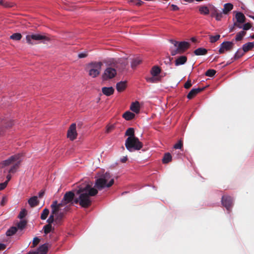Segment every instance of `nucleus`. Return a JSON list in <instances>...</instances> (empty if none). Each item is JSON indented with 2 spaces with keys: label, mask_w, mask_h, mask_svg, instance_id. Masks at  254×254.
<instances>
[{
  "label": "nucleus",
  "mask_w": 254,
  "mask_h": 254,
  "mask_svg": "<svg viewBox=\"0 0 254 254\" xmlns=\"http://www.w3.org/2000/svg\"><path fill=\"white\" fill-rule=\"evenodd\" d=\"M114 128V127L113 126H110L107 127L106 129V132L109 133Z\"/></svg>",
  "instance_id": "obj_55"
},
{
  "label": "nucleus",
  "mask_w": 254,
  "mask_h": 254,
  "mask_svg": "<svg viewBox=\"0 0 254 254\" xmlns=\"http://www.w3.org/2000/svg\"><path fill=\"white\" fill-rule=\"evenodd\" d=\"M216 71L214 69H210L206 71L205 75L209 77H213L216 73Z\"/></svg>",
  "instance_id": "obj_41"
},
{
  "label": "nucleus",
  "mask_w": 254,
  "mask_h": 254,
  "mask_svg": "<svg viewBox=\"0 0 254 254\" xmlns=\"http://www.w3.org/2000/svg\"><path fill=\"white\" fill-rule=\"evenodd\" d=\"M210 11H211V16L212 17H215V15L219 12L218 9L214 6H213L210 9Z\"/></svg>",
  "instance_id": "obj_44"
},
{
  "label": "nucleus",
  "mask_w": 254,
  "mask_h": 254,
  "mask_svg": "<svg viewBox=\"0 0 254 254\" xmlns=\"http://www.w3.org/2000/svg\"><path fill=\"white\" fill-rule=\"evenodd\" d=\"M10 39H11L12 40L18 41L21 39L22 35L20 33H14L12 35H11L10 36Z\"/></svg>",
  "instance_id": "obj_36"
},
{
  "label": "nucleus",
  "mask_w": 254,
  "mask_h": 254,
  "mask_svg": "<svg viewBox=\"0 0 254 254\" xmlns=\"http://www.w3.org/2000/svg\"><path fill=\"white\" fill-rule=\"evenodd\" d=\"M6 246L4 244L0 243V251L4 250Z\"/></svg>",
  "instance_id": "obj_64"
},
{
  "label": "nucleus",
  "mask_w": 254,
  "mask_h": 254,
  "mask_svg": "<svg viewBox=\"0 0 254 254\" xmlns=\"http://www.w3.org/2000/svg\"><path fill=\"white\" fill-rule=\"evenodd\" d=\"M220 37V35L217 34L215 36L209 35L210 42L214 43L217 41Z\"/></svg>",
  "instance_id": "obj_39"
},
{
  "label": "nucleus",
  "mask_w": 254,
  "mask_h": 254,
  "mask_svg": "<svg viewBox=\"0 0 254 254\" xmlns=\"http://www.w3.org/2000/svg\"><path fill=\"white\" fill-rule=\"evenodd\" d=\"M28 202L31 207H35L39 204V200L37 196H34L28 199Z\"/></svg>",
  "instance_id": "obj_13"
},
{
  "label": "nucleus",
  "mask_w": 254,
  "mask_h": 254,
  "mask_svg": "<svg viewBox=\"0 0 254 254\" xmlns=\"http://www.w3.org/2000/svg\"><path fill=\"white\" fill-rule=\"evenodd\" d=\"M187 61V57L186 56H181L178 57L175 61V65L178 66L185 64Z\"/></svg>",
  "instance_id": "obj_16"
},
{
  "label": "nucleus",
  "mask_w": 254,
  "mask_h": 254,
  "mask_svg": "<svg viewBox=\"0 0 254 254\" xmlns=\"http://www.w3.org/2000/svg\"><path fill=\"white\" fill-rule=\"evenodd\" d=\"M17 231V229L16 227H11L6 231V234L8 236H11L14 235Z\"/></svg>",
  "instance_id": "obj_31"
},
{
  "label": "nucleus",
  "mask_w": 254,
  "mask_h": 254,
  "mask_svg": "<svg viewBox=\"0 0 254 254\" xmlns=\"http://www.w3.org/2000/svg\"><path fill=\"white\" fill-rule=\"evenodd\" d=\"M191 80L190 79H188L184 85V87L186 89H189L191 86Z\"/></svg>",
  "instance_id": "obj_50"
},
{
  "label": "nucleus",
  "mask_w": 254,
  "mask_h": 254,
  "mask_svg": "<svg viewBox=\"0 0 254 254\" xmlns=\"http://www.w3.org/2000/svg\"><path fill=\"white\" fill-rule=\"evenodd\" d=\"M48 250V248L46 244L41 246L38 249L39 252L44 253L45 254L47 252Z\"/></svg>",
  "instance_id": "obj_40"
},
{
  "label": "nucleus",
  "mask_w": 254,
  "mask_h": 254,
  "mask_svg": "<svg viewBox=\"0 0 254 254\" xmlns=\"http://www.w3.org/2000/svg\"><path fill=\"white\" fill-rule=\"evenodd\" d=\"M246 34V32L245 31H241L240 32H238L236 35L235 40L236 41H241Z\"/></svg>",
  "instance_id": "obj_27"
},
{
  "label": "nucleus",
  "mask_w": 254,
  "mask_h": 254,
  "mask_svg": "<svg viewBox=\"0 0 254 254\" xmlns=\"http://www.w3.org/2000/svg\"><path fill=\"white\" fill-rule=\"evenodd\" d=\"M125 135L128 136V137H135L134 128L132 127L128 128L126 131Z\"/></svg>",
  "instance_id": "obj_33"
},
{
  "label": "nucleus",
  "mask_w": 254,
  "mask_h": 254,
  "mask_svg": "<svg viewBox=\"0 0 254 254\" xmlns=\"http://www.w3.org/2000/svg\"><path fill=\"white\" fill-rule=\"evenodd\" d=\"M14 3L11 2L5 1L3 3V6L5 7H12L14 6Z\"/></svg>",
  "instance_id": "obj_49"
},
{
  "label": "nucleus",
  "mask_w": 254,
  "mask_h": 254,
  "mask_svg": "<svg viewBox=\"0 0 254 254\" xmlns=\"http://www.w3.org/2000/svg\"><path fill=\"white\" fill-rule=\"evenodd\" d=\"M4 123L6 124V125L5 126V127H11L13 125L12 122L11 121H9L8 123H5V121H4Z\"/></svg>",
  "instance_id": "obj_60"
},
{
  "label": "nucleus",
  "mask_w": 254,
  "mask_h": 254,
  "mask_svg": "<svg viewBox=\"0 0 254 254\" xmlns=\"http://www.w3.org/2000/svg\"><path fill=\"white\" fill-rule=\"evenodd\" d=\"M77 133L76 130V124H72L67 131V137L71 140H74L77 137Z\"/></svg>",
  "instance_id": "obj_10"
},
{
  "label": "nucleus",
  "mask_w": 254,
  "mask_h": 254,
  "mask_svg": "<svg viewBox=\"0 0 254 254\" xmlns=\"http://www.w3.org/2000/svg\"><path fill=\"white\" fill-rule=\"evenodd\" d=\"M39 242L40 239L38 237L34 238L32 243V247H35L36 246Z\"/></svg>",
  "instance_id": "obj_51"
},
{
  "label": "nucleus",
  "mask_w": 254,
  "mask_h": 254,
  "mask_svg": "<svg viewBox=\"0 0 254 254\" xmlns=\"http://www.w3.org/2000/svg\"><path fill=\"white\" fill-rule=\"evenodd\" d=\"M87 56V53H80L78 55V57L80 59L85 58Z\"/></svg>",
  "instance_id": "obj_56"
},
{
  "label": "nucleus",
  "mask_w": 254,
  "mask_h": 254,
  "mask_svg": "<svg viewBox=\"0 0 254 254\" xmlns=\"http://www.w3.org/2000/svg\"><path fill=\"white\" fill-rule=\"evenodd\" d=\"M183 143L182 140H179L178 142L175 144L174 146V148L175 149H181L183 147Z\"/></svg>",
  "instance_id": "obj_47"
},
{
  "label": "nucleus",
  "mask_w": 254,
  "mask_h": 254,
  "mask_svg": "<svg viewBox=\"0 0 254 254\" xmlns=\"http://www.w3.org/2000/svg\"><path fill=\"white\" fill-rule=\"evenodd\" d=\"M172 160V156L169 153H165L162 159V162L164 164L169 163Z\"/></svg>",
  "instance_id": "obj_28"
},
{
  "label": "nucleus",
  "mask_w": 254,
  "mask_h": 254,
  "mask_svg": "<svg viewBox=\"0 0 254 254\" xmlns=\"http://www.w3.org/2000/svg\"><path fill=\"white\" fill-rule=\"evenodd\" d=\"M245 54V52L242 50L241 49H239L237 52L235 53V56L234 57V60H236L242 57Z\"/></svg>",
  "instance_id": "obj_32"
},
{
  "label": "nucleus",
  "mask_w": 254,
  "mask_h": 254,
  "mask_svg": "<svg viewBox=\"0 0 254 254\" xmlns=\"http://www.w3.org/2000/svg\"><path fill=\"white\" fill-rule=\"evenodd\" d=\"M221 202L227 210L230 211L233 205L232 197L229 195H223L222 197Z\"/></svg>",
  "instance_id": "obj_6"
},
{
  "label": "nucleus",
  "mask_w": 254,
  "mask_h": 254,
  "mask_svg": "<svg viewBox=\"0 0 254 254\" xmlns=\"http://www.w3.org/2000/svg\"><path fill=\"white\" fill-rule=\"evenodd\" d=\"M26 40L29 44L33 45L35 44L32 40L35 41H49V38L40 34L28 35L26 36Z\"/></svg>",
  "instance_id": "obj_5"
},
{
  "label": "nucleus",
  "mask_w": 254,
  "mask_h": 254,
  "mask_svg": "<svg viewBox=\"0 0 254 254\" xmlns=\"http://www.w3.org/2000/svg\"><path fill=\"white\" fill-rule=\"evenodd\" d=\"M161 72V69L157 66H154L151 70V74L153 76H157Z\"/></svg>",
  "instance_id": "obj_26"
},
{
  "label": "nucleus",
  "mask_w": 254,
  "mask_h": 254,
  "mask_svg": "<svg viewBox=\"0 0 254 254\" xmlns=\"http://www.w3.org/2000/svg\"><path fill=\"white\" fill-rule=\"evenodd\" d=\"M52 226L51 224H48L45 225L43 227L44 232L45 234L49 233L52 231Z\"/></svg>",
  "instance_id": "obj_38"
},
{
  "label": "nucleus",
  "mask_w": 254,
  "mask_h": 254,
  "mask_svg": "<svg viewBox=\"0 0 254 254\" xmlns=\"http://www.w3.org/2000/svg\"><path fill=\"white\" fill-rule=\"evenodd\" d=\"M54 216L55 215L54 214H53L51 213V214L50 215V217H49V218L48 219L47 222H48V224H51L52 223H53L54 222V221H55V219H54ZM62 214H60L57 218H56L55 219V221H57L59 218H61L62 217Z\"/></svg>",
  "instance_id": "obj_30"
},
{
  "label": "nucleus",
  "mask_w": 254,
  "mask_h": 254,
  "mask_svg": "<svg viewBox=\"0 0 254 254\" xmlns=\"http://www.w3.org/2000/svg\"><path fill=\"white\" fill-rule=\"evenodd\" d=\"M7 185V181H5L4 183H0V190H3Z\"/></svg>",
  "instance_id": "obj_53"
},
{
  "label": "nucleus",
  "mask_w": 254,
  "mask_h": 254,
  "mask_svg": "<svg viewBox=\"0 0 254 254\" xmlns=\"http://www.w3.org/2000/svg\"><path fill=\"white\" fill-rule=\"evenodd\" d=\"M98 193L97 189L91 188L88 184L80 186L76 191L79 197L74 200V203L79 204L83 208H88L91 205V200L90 196H95Z\"/></svg>",
  "instance_id": "obj_1"
},
{
  "label": "nucleus",
  "mask_w": 254,
  "mask_h": 254,
  "mask_svg": "<svg viewBox=\"0 0 254 254\" xmlns=\"http://www.w3.org/2000/svg\"><path fill=\"white\" fill-rule=\"evenodd\" d=\"M114 88L112 87H104L102 88V93L107 96L112 95L114 92Z\"/></svg>",
  "instance_id": "obj_15"
},
{
  "label": "nucleus",
  "mask_w": 254,
  "mask_h": 254,
  "mask_svg": "<svg viewBox=\"0 0 254 254\" xmlns=\"http://www.w3.org/2000/svg\"><path fill=\"white\" fill-rule=\"evenodd\" d=\"M114 183V179H111L110 174L106 172L96 180L95 187L101 190L105 187H111Z\"/></svg>",
  "instance_id": "obj_2"
},
{
  "label": "nucleus",
  "mask_w": 254,
  "mask_h": 254,
  "mask_svg": "<svg viewBox=\"0 0 254 254\" xmlns=\"http://www.w3.org/2000/svg\"><path fill=\"white\" fill-rule=\"evenodd\" d=\"M190 46V44L188 42H180L178 44L179 50H181L183 53L187 50Z\"/></svg>",
  "instance_id": "obj_14"
},
{
  "label": "nucleus",
  "mask_w": 254,
  "mask_h": 254,
  "mask_svg": "<svg viewBox=\"0 0 254 254\" xmlns=\"http://www.w3.org/2000/svg\"><path fill=\"white\" fill-rule=\"evenodd\" d=\"M21 160L20 159V158L16 161L14 163V164L13 165V166L10 168V169L8 170V173H15L17 169L19 168V164L21 162Z\"/></svg>",
  "instance_id": "obj_20"
},
{
  "label": "nucleus",
  "mask_w": 254,
  "mask_h": 254,
  "mask_svg": "<svg viewBox=\"0 0 254 254\" xmlns=\"http://www.w3.org/2000/svg\"><path fill=\"white\" fill-rule=\"evenodd\" d=\"M5 128L3 127H0V136L3 134Z\"/></svg>",
  "instance_id": "obj_63"
},
{
  "label": "nucleus",
  "mask_w": 254,
  "mask_h": 254,
  "mask_svg": "<svg viewBox=\"0 0 254 254\" xmlns=\"http://www.w3.org/2000/svg\"><path fill=\"white\" fill-rule=\"evenodd\" d=\"M117 74L116 70L112 67H107L102 75L103 79L105 80L114 78Z\"/></svg>",
  "instance_id": "obj_7"
},
{
  "label": "nucleus",
  "mask_w": 254,
  "mask_h": 254,
  "mask_svg": "<svg viewBox=\"0 0 254 254\" xmlns=\"http://www.w3.org/2000/svg\"><path fill=\"white\" fill-rule=\"evenodd\" d=\"M123 117L127 121H130L135 117V115L129 111H127L123 115Z\"/></svg>",
  "instance_id": "obj_24"
},
{
  "label": "nucleus",
  "mask_w": 254,
  "mask_h": 254,
  "mask_svg": "<svg viewBox=\"0 0 254 254\" xmlns=\"http://www.w3.org/2000/svg\"><path fill=\"white\" fill-rule=\"evenodd\" d=\"M126 148L130 152L139 150L143 146V144L137 137H128L125 142Z\"/></svg>",
  "instance_id": "obj_3"
},
{
  "label": "nucleus",
  "mask_w": 254,
  "mask_h": 254,
  "mask_svg": "<svg viewBox=\"0 0 254 254\" xmlns=\"http://www.w3.org/2000/svg\"><path fill=\"white\" fill-rule=\"evenodd\" d=\"M49 213V210L47 208H45L41 213V219L42 220H45L48 217Z\"/></svg>",
  "instance_id": "obj_37"
},
{
  "label": "nucleus",
  "mask_w": 254,
  "mask_h": 254,
  "mask_svg": "<svg viewBox=\"0 0 254 254\" xmlns=\"http://www.w3.org/2000/svg\"><path fill=\"white\" fill-rule=\"evenodd\" d=\"M233 5L231 3H227L224 5L223 9V13L227 14L233 9Z\"/></svg>",
  "instance_id": "obj_22"
},
{
  "label": "nucleus",
  "mask_w": 254,
  "mask_h": 254,
  "mask_svg": "<svg viewBox=\"0 0 254 254\" xmlns=\"http://www.w3.org/2000/svg\"><path fill=\"white\" fill-rule=\"evenodd\" d=\"M26 215H27V210L25 208H23L20 212V213L18 215V218L20 219H23L24 217H25V216Z\"/></svg>",
  "instance_id": "obj_43"
},
{
  "label": "nucleus",
  "mask_w": 254,
  "mask_h": 254,
  "mask_svg": "<svg viewBox=\"0 0 254 254\" xmlns=\"http://www.w3.org/2000/svg\"><path fill=\"white\" fill-rule=\"evenodd\" d=\"M20 156H21L19 154L11 156L8 159L1 162L0 164V166L3 168L13 164L16 161L18 160L20 158Z\"/></svg>",
  "instance_id": "obj_9"
},
{
  "label": "nucleus",
  "mask_w": 254,
  "mask_h": 254,
  "mask_svg": "<svg viewBox=\"0 0 254 254\" xmlns=\"http://www.w3.org/2000/svg\"><path fill=\"white\" fill-rule=\"evenodd\" d=\"M170 42L172 44H173L174 45V46H175V47H178V44H179V43L178 42H177V41H175V40H170Z\"/></svg>",
  "instance_id": "obj_57"
},
{
  "label": "nucleus",
  "mask_w": 254,
  "mask_h": 254,
  "mask_svg": "<svg viewBox=\"0 0 254 254\" xmlns=\"http://www.w3.org/2000/svg\"><path fill=\"white\" fill-rule=\"evenodd\" d=\"M103 63L101 62H92L88 64L90 68L89 70V75L93 78L98 76L101 71Z\"/></svg>",
  "instance_id": "obj_4"
},
{
  "label": "nucleus",
  "mask_w": 254,
  "mask_h": 254,
  "mask_svg": "<svg viewBox=\"0 0 254 254\" xmlns=\"http://www.w3.org/2000/svg\"><path fill=\"white\" fill-rule=\"evenodd\" d=\"M127 87V81H120L117 83L116 89L118 92L123 91Z\"/></svg>",
  "instance_id": "obj_17"
},
{
  "label": "nucleus",
  "mask_w": 254,
  "mask_h": 254,
  "mask_svg": "<svg viewBox=\"0 0 254 254\" xmlns=\"http://www.w3.org/2000/svg\"><path fill=\"white\" fill-rule=\"evenodd\" d=\"M223 17V13L218 12L215 16V19L217 21H219Z\"/></svg>",
  "instance_id": "obj_52"
},
{
  "label": "nucleus",
  "mask_w": 254,
  "mask_h": 254,
  "mask_svg": "<svg viewBox=\"0 0 254 254\" xmlns=\"http://www.w3.org/2000/svg\"><path fill=\"white\" fill-rule=\"evenodd\" d=\"M183 53L181 52V50H179V48L178 47L177 49L175 50H172L171 51V54L172 56H175L178 54H182Z\"/></svg>",
  "instance_id": "obj_46"
},
{
  "label": "nucleus",
  "mask_w": 254,
  "mask_h": 254,
  "mask_svg": "<svg viewBox=\"0 0 254 254\" xmlns=\"http://www.w3.org/2000/svg\"><path fill=\"white\" fill-rule=\"evenodd\" d=\"M74 193L71 191L66 192L63 198V202L64 204H68L74 203Z\"/></svg>",
  "instance_id": "obj_11"
},
{
  "label": "nucleus",
  "mask_w": 254,
  "mask_h": 254,
  "mask_svg": "<svg viewBox=\"0 0 254 254\" xmlns=\"http://www.w3.org/2000/svg\"><path fill=\"white\" fill-rule=\"evenodd\" d=\"M204 88H197L192 89L187 95V98L189 99H191L194 98L197 94L204 90Z\"/></svg>",
  "instance_id": "obj_12"
},
{
  "label": "nucleus",
  "mask_w": 254,
  "mask_h": 254,
  "mask_svg": "<svg viewBox=\"0 0 254 254\" xmlns=\"http://www.w3.org/2000/svg\"><path fill=\"white\" fill-rule=\"evenodd\" d=\"M254 48V42H248L243 45L242 49L244 52L246 53Z\"/></svg>",
  "instance_id": "obj_19"
},
{
  "label": "nucleus",
  "mask_w": 254,
  "mask_h": 254,
  "mask_svg": "<svg viewBox=\"0 0 254 254\" xmlns=\"http://www.w3.org/2000/svg\"><path fill=\"white\" fill-rule=\"evenodd\" d=\"M146 80L148 82L150 83H156L159 81V78L156 76L146 77Z\"/></svg>",
  "instance_id": "obj_35"
},
{
  "label": "nucleus",
  "mask_w": 254,
  "mask_h": 254,
  "mask_svg": "<svg viewBox=\"0 0 254 254\" xmlns=\"http://www.w3.org/2000/svg\"><path fill=\"white\" fill-rule=\"evenodd\" d=\"M141 63V60L138 59H134L131 63L132 68H135L136 66Z\"/></svg>",
  "instance_id": "obj_42"
},
{
  "label": "nucleus",
  "mask_w": 254,
  "mask_h": 254,
  "mask_svg": "<svg viewBox=\"0 0 254 254\" xmlns=\"http://www.w3.org/2000/svg\"><path fill=\"white\" fill-rule=\"evenodd\" d=\"M252 27V25L250 23H247L243 26V31H246V30H249Z\"/></svg>",
  "instance_id": "obj_48"
},
{
  "label": "nucleus",
  "mask_w": 254,
  "mask_h": 254,
  "mask_svg": "<svg viewBox=\"0 0 254 254\" xmlns=\"http://www.w3.org/2000/svg\"><path fill=\"white\" fill-rule=\"evenodd\" d=\"M51 207L52 209V214H54L55 215H57L60 210V208L57 206V201L55 200L53 201L51 205Z\"/></svg>",
  "instance_id": "obj_25"
},
{
  "label": "nucleus",
  "mask_w": 254,
  "mask_h": 254,
  "mask_svg": "<svg viewBox=\"0 0 254 254\" xmlns=\"http://www.w3.org/2000/svg\"><path fill=\"white\" fill-rule=\"evenodd\" d=\"M127 156H124L123 158H122L121 159V161L122 162V163H126L127 162Z\"/></svg>",
  "instance_id": "obj_61"
},
{
  "label": "nucleus",
  "mask_w": 254,
  "mask_h": 254,
  "mask_svg": "<svg viewBox=\"0 0 254 254\" xmlns=\"http://www.w3.org/2000/svg\"><path fill=\"white\" fill-rule=\"evenodd\" d=\"M136 5L140 6L143 3V1L140 0H135L134 1Z\"/></svg>",
  "instance_id": "obj_58"
},
{
  "label": "nucleus",
  "mask_w": 254,
  "mask_h": 254,
  "mask_svg": "<svg viewBox=\"0 0 254 254\" xmlns=\"http://www.w3.org/2000/svg\"><path fill=\"white\" fill-rule=\"evenodd\" d=\"M234 44L232 42L225 41L221 44L219 53L220 54H223L225 51H231L234 47Z\"/></svg>",
  "instance_id": "obj_8"
},
{
  "label": "nucleus",
  "mask_w": 254,
  "mask_h": 254,
  "mask_svg": "<svg viewBox=\"0 0 254 254\" xmlns=\"http://www.w3.org/2000/svg\"><path fill=\"white\" fill-rule=\"evenodd\" d=\"M236 18L237 21L239 23H244L246 21L245 16L243 13L241 12H238L236 13Z\"/></svg>",
  "instance_id": "obj_23"
},
{
  "label": "nucleus",
  "mask_w": 254,
  "mask_h": 254,
  "mask_svg": "<svg viewBox=\"0 0 254 254\" xmlns=\"http://www.w3.org/2000/svg\"><path fill=\"white\" fill-rule=\"evenodd\" d=\"M242 23H239L238 21H236L234 23V26L235 27H237L239 28H243V26L242 25Z\"/></svg>",
  "instance_id": "obj_54"
},
{
  "label": "nucleus",
  "mask_w": 254,
  "mask_h": 254,
  "mask_svg": "<svg viewBox=\"0 0 254 254\" xmlns=\"http://www.w3.org/2000/svg\"><path fill=\"white\" fill-rule=\"evenodd\" d=\"M172 10L174 11H176L179 10V7L175 4H172L171 5Z\"/></svg>",
  "instance_id": "obj_59"
},
{
  "label": "nucleus",
  "mask_w": 254,
  "mask_h": 254,
  "mask_svg": "<svg viewBox=\"0 0 254 254\" xmlns=\"http://www.w3.org/2000/svg\"><path fill=\"white\" fill-rule=\"evenodd\" d=\"M27 224V221L24 220H21L17 225V229L23 230Z\"/></svg>",
  "instance_id": "obj_34"
},
{
  "label": "nucleus",
  "mask_w": 254,
  "mask_h": 254,
  "mask_svg": "<svg viewBox=\"0 0 254 254\" xmlns=\"http://www.w3.org/2000/svg\"><path fill=\"white\" fill-rule=\"evenodd\" d=\"M193 53L196 56H203L207 53V50L203 48H199L195 50Z\"/></svg>",
  "instance_id": "obj_21"
},
{
  "label": "nucleus",
  "mask_w": 254,
  "mask_h": 254,
  "mask_svg": "<svg viewBox=\"0 0 254 254\" xmlns=\"http://www.w3.org/2000/svg\"><path fill=\"white\" fill-rule=\"evenodd\" d=\"M130 109L132 112L136 114L139 113L140 111V106L139 102L138 101H136L135 102L132 103L130 107Z\"/></svg>",
  "instance_id": "obj_18"
},
{
  "label": "nucleus",
  "mask_w": 254,
  "mask_h": 254,
  "mask_svg": "<svg viewBox=\"0 0 254 254\" xmlns=\"http://www.w3.org/2000/svg\"><path fill=\"white\" fill-rule=\"evenodd\" d=\"M199 11L202 14L207 15L209 13V10L206 6H200L199 8Z\"/></svg>",
  "instance_id": "obj_29"
},
{
  "label": "nucleus",
  "mask_w": 254,
  "mask_h": 254,
  "mask_svg": "<svg viewBox=\"0 0 254 254\" xmlns=\"http://www.w3.org/2000/svg\"><path fill=\"white\" fill-rule=\"evenodd\" d=\"M183 53L181 52V50H179V48L178 47L177 49L175 50H172L171 51V54L172 56H175L178 54H182Z\"/></svg>",
  "instance_id": "obj_45"
},
{
  "label": "nucleus",
  "mask_w": 254,
  "mask_h": 254,
  "mask_svg": "<svg viewBox=\"0 0 254 254\" xmlns=\"http://www.w3.org/2000/svg\"><path fill=\"white\" fill-rule=\"evenodd\" d=\"M45 192L44 190H41L39 192L38 196L39 198H42L44 195Z\"/></svg>",
  "instance_id": "obj_62"
}]
</instances>
